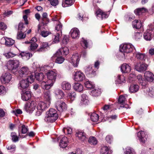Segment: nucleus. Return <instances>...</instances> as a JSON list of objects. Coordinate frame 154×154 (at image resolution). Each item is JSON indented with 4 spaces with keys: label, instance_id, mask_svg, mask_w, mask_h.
<instances>
[{
    "label": "nucleus",
    "instance_id": "f257e3e1",
    "mask_svg": "<svg viewBox=\"0 0 154 154\" xmlns=\"http://www.w3.org/2000/svg\"><path fill=\"white\" fill-rule=\"evenodd\" d=\"M144 76L145 79L142 77L140 75H139L137 76V79L139 83L143 88L147 86V82H151L153 81L154 75L151 72L147 71L145 72Z\"/></svg>",
    "mask_w": 154,
    "mask_h": 154
},
{
    "label": "nucleus",
    "instance_id": "f03ea898",
    "mask_svg": "<svg viewBox=\"0 0 154 154\" xmlns=\"http://www.w3.org/2000/svg\"><path fill=\"white\" fill-rule=\"evenodd\" d=\"M58 117L56 110L51 108L46 112V116L44 120L46 122H53L57 119Z\"/></svg>",
    "mask_w": 154,
    "mask_h": 154
},
{
    "label": "nucleus",
    "instance_id": "7ed1b4c3",
    "mask_svg": "<svg viewBox=\"0 0 154 154\" xmlns=\"http://www.w3.org/2000/svg\"><path fill=\"white\" fill-rule=\"evenodd\" d=\"M34 78V75L31 74L28 76L26 79L21 80L18 84V88L22 90L26 88L29 86V83H32L33 82Z\"/></svg>",
    "mask_w": 154,
    "mask_h": 154
},
{
    "label": "nucleus",
    "instance_id": "20e7f679",
    "mask_svg": "<svg viewBox=\"0 0 154 154\" xmlns=\"http://www.w3.org/2000/svg\"><path fill=\"white\" fill-rule=\"evenodd\" d=\"M51 102L40 101L38 103L35 110V115L37 116L41 115L42 112L49 106Z\"/></svg>",
    "mask_w": 154,
    "mask_h": 154
},
{
    "label": "nucleus",
    "instance_id": "39448f33",
    "mask_svg": "<svg viewBox=\"0 0 154 154\" xmlns=\"http://www.w3.org/2000/svg\"><path fill=\"white\" fill-rule=\"evenodd\" d=\"M20 65V62L18 60L15 59L8 61L7 63V67L8 69L14 71L15 73Z\"/></svg>",
    "mask_w": 154,
    "mask_h": 154
},
{
    "label": "nucleus",
    "instance_id": "423d86ee",
    "mask_svg": "<svg viewBox=\"0 0 154 154\" xmlns=\"http://www.w3.org/2000/svg\"><path fill=\"white\" fill-rule=\"evenodd\" d=\"M135 48L133 45L130 43H125L121 45L120 46L119 50L124 53L125 55V53H129L132 51Z\"/></svg>",
    "mask_w": 154,
    "mask_h": 154
},
{
    "label": "nucleus",
    "instance_id": "0eeeda50",
    "mask_svg": "<svg viewBox=\"0 0 154 154\" xmlns=\"http://www.w3.org/2000/svg\"><path fill=\"white\" fill-rule=\"evenodd\" d=\"M57 75V72L56 69L49 70L46 73V75L48 81L53 84H54L55 82Z\"/></svg>",
    "mask_w": 154,
    "mask_h": 154
},
{
    "label": "nucleus",
    "instance_id": "6e6552de",
    "mask_svg": "<svg viewBox=\"0 0 154 154\" xmlns=\"http://www.w3.org/2000/svg\"><path fill=\"white\" fill-rule=\"evenodd\" d=\"M18 77L21 78L25 77L29 75H30L31 73L28 67L26 66L21 67L18 70Z\"/></svg>",
    "mask_w": 154,
    "mask_h": 154
},
{
    "label": "nucleus",
    "instance_id": "1a4fd4ad",
    "mask_svg": "<svg viewBox=\"0 0 154 154\" xmlns=\"http://www.w3.org/2000/svg\"><path fill=\"white\" fill-rule=\"evenodd\" d=\"M36 106V102L34 101H32L27 103L25 105L24 109L27 112L31 113L35 109Z\"/></svg>",
    "mask_w": 154,
    "mask_h": 154
},
{
    "label": "nucleus",
    "instance_id": "9d476101",
    "mask_svg": "<svg viewBox=\"0 0 154 154\" xmlns=\"http://www.w3.org/2000/svg\"><path fill=\"white\" fill-rule=\"evenodd\" d=\"M55 107L59 111L61 112L66 110L67 106L65 103L63 101L58 100L55 103Z\"/></svg>",
    "mask_w": 154,
    "mask_h": 154
},
{
    "label": "nucleus",
    "instance_id": "9b49d317",
    "mask_svg": "<svg viewBox=\"0 0 154 154\" xmlns=\"http://www.w3.org/2000/svg\"><path fill=\"white\" fill-rule=\"evenodd\" d=\"M52 58L53 60H55L56 63L59 64L62 63L65 60L64 58L62 57L61 52L60 51H57Z\"/></svg>",
    "mask_w": 154,
    "mask_h": 154
},
{
    "label": "nucleus",
    "instance_id": "f8f14e48",
    "mask_svg": "<svg viewBox=\"0 0 154 154\" xmlns=\"http://www.w3.org/2000/svg\"><path fill=\"white\" fill-rule=\"evenodd\" d=\"M80 60V56L77 54L72 55L69 60V62L72 64L74 67H77L78 65Z\"/></svg>",
    "mask_w": 154,
    "mask_h": 154
},
{
    "label": "nucleus",
    "instance_id": "ddd939ff",
    "mask_svg": "<svg viewBox=\"0 0 154 154\" xmlns=\"http://www.w3.org/2000/svg\"><path fill=\"white\" fill-rule=\"evenodd\" d=\"M12 79L11 75L9 73L7 72L2 74L0 77V80L2 84L8 83Z\"/></svg>",
    "mask_w": 154,
    "mask_h": 154
},
{
    "label": "nucleus",
    "instance_id": "4468645a",
    "mask_svg": "<svg viewBox=\"0 0 154 154\" xmlns=\"http://www.w3.org/2000/svg\"><path fill=\"white\" fill-rule=\"evenodd\" d=\"M152 24L148 26V29L144 33L143 37L144 39L146 41H150L152 38L151 32L152 31Z\"/></svg>",
    "mask_w": 154,
    "mask_h": 154
},
{
    "label": "nucleus",
    "instance_id": "2eb2a0df",
    "mask_svg": "<svg viewBox=\"0 0 154 154\" xmlns=\"http://www.w3.org/2000/svg\"><path fill=\"white\" fill-rule=\"evenodd\" d=\"M14 40L10 38H8L6 37H3L1 39V42L2 44H4L8 47L12 46L14 43Z\"/></svg>",
    "mask_w": 154,
    "mask_h": 154
},
{
    "label": "nucleus",
    "instance_id": "dca6fc26",
    "mask_svg": "<svg viewBox=\"0 0 154 154\" xmlns=\"http://www.w3.org/2000/svg\"><path fill=\"white\" fill-rule=\"evenodd\" d=\"M84 74L80 71H77L74 75V79L76 81H82L85 79Z\"/></svg>",
    "mask_w": 154,
    "mask_h": 154
},
{
    "label": "nucleus",
    "instance_id": "f3484780",
    "mask_svg": "<svg viewBox=\"0 0 154 154\" xmlns=\"http://www.w3.org/2000/svg\"><path fill=\"white\" fill-rule=\"evenodd\" d=\"M148 65L145 63H137L135 66V69L138 72H142L146 71Z\"/></svg>",
    "mask_w": 154,
    "mask_h": 154
},
{
    "label": "nucleus",
    "instance_id": "a211bd4d",
    "mask_svg": "<svg viewBox=\"0 0 154 154\" xmlns=\"http://www.w3.org/2000/svg\"><path fill=\"white\" fill-rule=\"evenodd\" d=\"M85 72L87 75L91 77L94 76L95 74V71L91 65H89L86 68Z\"/></svg>",
    "mask_w": 154,
    "mask_h": 154
},
{
    "label": "nucleus",
    "instance_id": "6ab92c4d",
    "mask_svg": "<svg viewBox=\"0 0 154 154\" xmlns=\"http://www.w3.org/2000/svg\"><path fill=\"white\" fill-rule=\"evenodd\" d=\"M53 84H54L48 80L46 82L43 81L41 82V86L43 89L47 90L50 89Z\"/></svg>",
    "mask_w": 154,
    "mask_h": 154
},
{
    "label": "nucleus",
    "instance_id": "aec40b11",
    "mask_svg": "<svg viewBox=\"0 0 154 154\" xmlns=\"http://www.w3.org/2000/svg\"><path fill=\"white\" fill-rule=\"evenodd\" d=\"M137 136L140 141L142 143L145 142L147 137L145 132L143 131H140L138 133Z\"/></svg>",
    "mask_w": 154,
    "mask_h": 154
},
{
    "label": "nucleus",
    "instance_id": "412c9836",
    "mask_svg": "<svg viewBox=\"0 0 154 154\" xmlns=\"http://www.w3.org/2000/svg\"><path fill=\"white\" fill-rule=\"evenodd\" d=\"M75 136L78 139L82 141H84L86 139L85 133L82 131H78L76 133Z\"/></svg>",
    "mask_w": 154,
    "mask_h": 154
},
{
    "label": "nucleus",
    "instance_id": "4be33fe9",
    "mask_svg": "<svg viewBox=\"0 0 154 154\" xmlns=\"http://www.w3.org/2000/svg\"><path fill=\"white\" fill-rule=\"evenodd\" d=\"M96 14L97 17H101L102 19L107 18L109 14L107 12H103L101 10L98 9L96 12Z\"/></svg>",
    "mask_w": 154,
    "mask_h": 154
},
{
    "label": "nucleus",
    "instance_id": "5701e85b",
    "mask_svg": "<svg viewBox=\"0 0 154 154\" xmlns=\"http://www.w3.org/2000/svg\"><path fill=\"white\" fill-rule=\"evenodd\" d=\"M54 93L57 99H61L64 97L65 94L63 92L59 89H56Z\"/></svg>",
    "mask_w": 154,
    "mask_h": 154
},
{
    "label": "nucleus",
    "instance_id": "b1692460",
    "mask_svg": "<svg viewBox=\"0 0 154 154\" xmlns=\"http://www.w3.org/2000/svg\"><path fill=\"white\" fill-rule=\"evenodd\" d=\"M71 36L72 38H76L79 37L80 32L79 30L76 28L72 29L70 32Z\"/></svg>",
    "mask_w": 154,
    "mask_h": 154
},
{
    "label": "nucleus",
    "instance_id": "393cba45",
    "mask_svg": "<svg viewBox=\"0 0 154 154\" xmlns=\"http://www.w3.org/2000/svg\"><path fill=\"white\" fill-rule=\"evenodd\" d=\"M131 70V67L126 63H123L121 66V70L122 73L129 72Z\"/></svg>",
    "mask_w": 154,
    "mask_h": 154
},
{
    "label": "nucleus",
    "instance_id": "a878e982",
    "mask_svg": "<svg viewBox=\"0 0 154 154\" xmlns=\"http://www.w3.org/2000/svg\"><path fill=\"white\" fill-rule=\"evenodd\" d=\"M61 88L63 90H69L71 88V85L69 82L64 81L61 84Z\"/></svg>",
    "mask_w": 154,
    "mask_h": 154
},
{
    "label": "nucleus",
    "instance_id": "bb28decb",
    "mask_svg": "<svg viewBox=\"0 0 154 154\" xmlns=\"http://www.w3.org/2000/svg\"><path fill=\"white\" fill-rule=\"evenodd\" d=\"M142 88H144V91L147 93L149 96L152 97L154 96V87L149 88L146 86V87H142Z\"/></svg>",
    "mask_w": 154,
    "mask_h": 154
},
{
    "label": "nucleus",
    "instance_id": "cd10ccee",
    "mask_svg": "<svg viewBox=\"0 0 154 154\" xmlns=\"http://www.w3.org/2000/svg\"><path fill=\"white\" fill-rule=\"evenodd\" d=\"M31 96L30 92L27 91L21 94V98L24 101H27L31 98Z\"/></svg>",
    "mask_w": 154,
    "mask_h": 154
},
{
    "label": "nucleus",
    "instance_id": "c85d7f7f",
    "mask_svg": "<svg viewBox=\"0 0 154 154\" xmlns=\"http://www.w3.org/2000/svg\"><path fill=\"white\" fill-rule=\"evenodd\" d=\"M68 140L66 137H63L62 138L60 142L59 145L60 147L65 148L67 146Z\"/></svg>",
    "mask_w": 154,
    "mask_h": 154
},
{
    "label": "nucleus",
    "instance_id": "c756f323",
    "mask_svg": "<svg viewBox=\"0 0 154 154\" xmlns=\"http://www.w3.org/2000/svg\"><path fill=\"white\" fill-rule=\"evenodd\" d=\"M101 90L99 88H94L91 89L90 94L93 96H97L101 94Z\"/></svg>",
    "mask_w": 154,
    "mask_h": 154
},
{
    "label": "nucleus",
    "instance_id": "7c9ffc66",
    "mask_svg": "<svg viewBox=\"0 0 154 154\" xmlns=\"http://www.w3.org/2000/svg\"><path fill=\"white\" fill-rule=\"evenodd\" d=\"M73 87L75 91L79 92H81L83 90V85L78 82L74 83Z\"/></svg>",
    "mask_w": 154,
    "mask_h": 154
},
{
    "label": "nucleus",
    "instance_id": "2f4dec72",
    "mask_svg": "<svg viewBox=\"0 0 154 154\" xmlns=\"http://www.w3.org/2000/svg\"><path fill=\"white\" fill-rule=\"evenodd\" d=\"M41 26L39 25L38 26V32L40 33V35L42 37H45L50 34L51 33L50 32L48 31H42L41 29Z\"/></svg>",
    "mask_w": 154,
    "mask_h": 154
},
{
    "label": "nucleus",
    "instance_id": "473e14b6",
    "mask_svg": "<svg viewBox=\"0 0 154 154\" xmlns=\"http://www.w3.org/2000/svg\"><path fill=\"white\" fill-rule=\"evenodd\" d=\"M43 97L44 100H45V102L47 103L48 102H50L51 97L50 92L49 91H44Z\"/></svg>",
    "mask_w": 154,
    "mask_h": 154
},
{
    "label": "nucleus",
    "instance_id": "72a5a7b5",
    "mask_svg": "<svg viewBox=\"0 0 154 154\" xmlns=\"http://www.w3.org/2000/svg\"><path fill=\"white\" fill-rule=\"evenodd\" d=\"M125 77L122 75H118L116 80V84H122L125 82Z\"/></svg>",
    "mask_w": 154,
    "mask_h": 154
},
{
    "label": "nucleus",
    "instance_id": "f704fd0d",
    "mask_svg": "<svg viewBox=\"0 0 154 154\" xmlns=\"http://www.w3.org/2000/svg\"><path fill=\"white\" fill-rule=\"evenodd\" d=\"M135 57L139 60H145L146 58V56L144 54L140 52H137L134 54Z\"/></svg>",
    "mask_w": 154,
    "mask_h": 154
},
{
    "label": "nucleus",
    "instance_id": "c9c22d12",
    "mask_svg": "<svg viewBox=\"0 0 154 154\" xmlns=\"http://www.w3.org/2000/svg\"><path fill=\"white\" fill-rule=\"evenodd\" d=\"M35 78L38 81L42 82L45 78L44 74L42 73H37L35 74Z\"/></svg>",
    "mask_w": 154,
    "mask_h": 154
},
{
    "label": "nucleus",
    "instance_id": "e433bc0d",
    "mask_svg": "<svg viewBox=\"0 0 154 154\" xmlns=\"http://www.w3.org/2000/svg\"><path fill=\"white\" fill-rule=\"evenodd\" d=\"M20 55L21 56L22 59L24 60H26L32 57V55L29 53H26L23 52L20 54Z\"/></svg>",
    "mask_w": 154,
    "mask_h": 154
},
{
    "label": "nucleus",
    "instance_id": "4c0bfd02",
    "mask_svg": "<svg viewBox=\"0 0 154 154\" xmlns=\"http://www.w3.org/2000/svg\"><path fill=\"white\" fill-rule=\"evenodd\" d=\"M75 2V0H65L63 1L62 5L63 7L69 6L72 5Z\"/></svg>",
    "mask_w": 154,
    "mask_h": 154
},
{
    "label": "nucleus",
    "instance_id": "58836bf2",
    "mask_svg": "<svg viewBox=\"0 0 154 154\" xmlns=\"http://www.w3.org/2000/svg\"><path fill=\"white\" fill-rule=\"evenodd\" d=\"M132 24L133 27L137 29H140L142 26L141 22L137 20H135L133 21Z\"/></svg>",
    "mask_w": 154,
    "mask_h": 154
},
{
    "label": "nucleus",
    "instance_id": "ea45409f",
    "mask_svg": "<svg viewBox=\"0 0 154 154\" xmlns=\"http://www.w3.org/2000/svg\"><path fill=\"white\" fill-rule=\"evenodd\" d=\"M28 128L27 126H26L24 125H22L21 126V128H19V136L20 137H22L20 135V132H21L22 134H26L28 131Z\"/></svg>",
    "mask_w": 154,
    "mask_h": 154
},
{
    "label": "nucleus",
    "instance_id": "a19ab883",
    "mask_svg": "<svg viewBox=\"0 0 154 154\" xmlns=\"http://www.w3.org/2000/svg\"><path fill=\"white\" fill-rule=\"evenodd\" d=\"M102 154H112V152L109 150V148L106 146H104L102 147L101 151Z\"/></svg>",
    "mask_w": 154,
    "mask_h": 154
},
{
    "label": "nucleus",
    "instance_id": "79ce46f5",
    "mask_svg": "<svg viewBox=\"0 0 154 154\" xmlns=\"http://www.w3.org/2000/svg\"><path fill=\"white\" fill-rule=\"evenodd\" d=\"M147 10L144 8H140L135 10L134 11V13L137 15H140L143 13L146 12Z\"/></svg>",
    "mask_w": 154,
    "mask_h": 154
},
{
    "label": "nucleus",
    "instance_id": "37998d69",
    "mask_svg": "<svg viewBox=\"0 0 154 154\" xmlns=\"http://www.w3.org/2000/svg\"><path fill=\"white\" fill-rule=\"evenodd\" d=\"M139 88V86L138 85H133L130 86L129 90L131 92L135 93L138 91Z\"/></svg>",
    "mask_w": 154,
    "mask_h": 154
},
{
    "label": "nucleus",
    "instance_id": "c03bdc74",
    "mask_svg": "<svg viewBox=\"0 0 154 154\" xmlns=\"http://www.w3.org/2000/svg\"><path fill=\"white\" fill-rule=\"evenodd\" d=\"M48 47V45L47 43H43L42 44L40 48L37 50V51L39 52L43 51Z\"/></svg>",
    "mask_w": 154,
    "mask_h": 154
},
{
    "label": "nucleus",
    "instance_id": "a18cd8bd",
    "mask_svg": "<svg viewBox=\"0 0 154 154\" xmlns=\"http://www.w3.org/2000/svg\"><path fill=\"white\" fill-rule=\"evenodd\" d=\"M61 34L60 33H57L55 35H54L52 37L53 42L54 43H57L59 41L60 36Z\"/></svg>",
    "mask_w": 154,
    "mask_h": 154
},
{
    "label": "nucleus",
    "instance_id": "49530a36",
    "mask_svg": "<svg viewBox=\"0 0 154 154\" xmlns=\"http://www.w3.org/2000/svg\"><path fill=\"white\" fill-rule=\"evenodd\" d=\"M91 119L93 122H97L99 119V116L95 113H93L91 114L90 116Z\"/></svg>",
    "mask_w": 154,
    "mask_h": 154
},
{
    "label": "nucleus",
    "instance_id": "de8ad7c7",
    "mask_svg": "<svg viewBox=\"0 0 154 154\" xmlns=\"http://www.w3.org/2000/svg\"><path fill=\"white\" fill-rule=\"evenodd\" d=\"M58 51H60L61 55H62V53L63 55H66L69 53V49L66 47L62 48L60 49V50H59Z\"/></svg>",
    "mask_w": 154,
    "mask_h": 154
},
{
    "label": "nucleus",
    "instance_id": "09e8293b",
    "mask_svg": "<svg viewBox=\"0 0 154 154\" xmlns=\"http://www.w3.org/2000/svg\"><path fill=\"white\" fill-rule=\"evenodd\" d=\"M125 152V154H136L134 149L130 147L126 148Z\"/></svg>",
    "mask_w": 154,
    "mask_h": 154
},
{
    "label": "nucleus",
    "instance_id": "8fccbe9b",
    "mask_svg": "<svg viewBox=\"0 0 154 154\" xmlns=\"http://www.w3.org/2000/svg\"><path fill=\"white\" fill-rule=\"evenodd\" d=\"M88 141L91 144L95 145L97 143V141L96 138L94 137H89Z\"/></svg>",
    "mask_w": 154,
    "mask_h": 154
},
{
    "label": "nucleus",
    "instance_id": "3c124183",
    "mask_svg": "<svg viewBox=\"0 0 154 154\" xmlns=\"http://www.w3.org/2000/svg\"><path fill=\"white\" fill-rule=\"evenodd\" d=\"M127 97V95L126 94L120 96L118 99L119 103H124L126 100V98Z\"/></svg>",
    "mask_w": 154,
    "mask_h": 154
},
{
    "label": "nucleus",
    "instance_id": "603ef678",
    "mask_svg": "<svg viewBox=\"0 0 154 154\" xmlns=\"http://www.w3.org/2000/svg\"><path fill=\"white\" fill-rule=\"evenodd\" d=\"M57 22V25L55 27V30L58 32V33L62 34V25L59 21H58Z\"/></svg>",
    "mask_w": 154,
    "mask_h": 154
},
{
    "label": "nucleus",
    "instance_id": "864d4df0",
    "mask_svg": "<svg viewBox=\"0 0 154 154\" xmlns=\"http://www.w3.org/2000/svg\"><path fill=\"white\" fill-rule=\"evenodd\" d=\"M85 85L86 88H91V89L94 87V85L92 82L89 81H87L85 83Z\"/></svg>",
    "mask_w": 154,
    "mask_h": 154
},
{
    "label": "nucleus",
    "instance_id": "5fc2aeb1",
    "mask_svg": "<svg viewBox=\"0 0 154 154\" xmlns=\"http://www.w3.org/2000/svg\"><path fill=\"white\" fill-rule=\"evenodd\" d=\"M63 131L65 134H71L72 133V130L70 127L64 128L63 129Z\"/></svg>",
    "mask_w": 154,
    "mask_h": 154
},
{
    "label": "nucleus",
    "instance_id": "6e6d98bb",
    "mask_svg": "<svg viewBox=\"0 0 154 154\" xmlns=\"http://www.w3.org/2000/svg\"><path fill=\"white\" fill-rule=\"evenodd\" d=\"M76 96V94L74 92L70 93L68 94V99H70L72 101H73Z\"/></svg>",
    "mask_w": 154,
    "mask_h": 154
},
{
    "label": "nucleus",
    "instance_id": "4d7b16f0",
    "mask_svg": "<svg viewBox=\"0 0 154 154\" xmlns=\"http://www.w3.org/2000/svg\"><path fill=\"white\" fill-rule=\"evenodd\" d=\"M26 35L24 34L22 31H19L17 33V39H23L25 38Z\"/></svg>",
    "mask_w": 154,
    "mask_h": 154
},
{
    "label": "nucleus",
    "instance_id": "13d9d810",
    "mask_svg": "<svg viewBox=\"0 0 154 154\" xmlns=\"http://www.w3.org/2000/svg\"><path fill=\"white\" fill-rule=\"evenodd\" d=\"M82 97V101L83 103L85 105L87 104L88 103L89 101L87 99V96L84 94H83Z\"/></svg>",
    "mask_w": 154,
    "mask_h": 154
},
{
    "label": "nucleus",
    "instance_id": "bf43d9fd",
    "mask_svg": "<svg viewBox=\"0 0 154 154\" xmlns=\"http://www.w3.org/2000/svg\"><path fill=\"white\" fill-rule=\"evenodd\" d=\"M11 136L12 141L14 142H16L18 140V137L16 135L15 133H11Z\"/></svg>",
    "mask_w": 154,
    "mask_h": 154
},
{
    "label": "nucleus",
    "instance_id": "052dcab7",
    "mask_svg": "<svg viewBox=\"0 0 154 154\" xmlns=\"http://www.w3.org/2000/svg\"><path fill=\"white\" fill-rule=\"evenodd\" d=\"M81 43L82 46L84 48H86L88 47V43L86 40L82 38L81 40Z\"/></svg>",
    "mask_w": 154,
    "mask_h": 154
},
{
    "label": "nucleus",
    "instance_id": "680f3d73",
    "mask_svg": "<svg viewBox=\"0 0 154 154\" xmlns=\"http://www.w3.org/2000/svg\"><path fill=\"white\" fill-rule=\"evenodd\" d=\"M38 47V45L35 43H33L31 44L30 46V49L31 51H34Z\"/></svg>",
    "mask_w": 154,
    "mask_h": 154
},
{
    "label": "nucleus",
    "instance_id": "e2e57ef3",
    "mask_svg": "<svg viewBox=\"0 0 154 154\" xmlns=\"http://www.w3.org/2000/svg\"><path fill=\"white\" fill-rule=\"evenodd\" d=\"M7 148L8 150H9L11 152H14L16 149V146L14 144H12L10 145L7 146Z\"/></svg>",
    "mask_w": 154,
    "mask_h": 154
},
{
    "label": "nucleus",
    "instance_id": "0e129e2a",
    "mask_svg": "<svg viewBox=\"0 0 154 154\" xmlns=\"http://www.w3.org/2000/svg\"><path fill=\"white\" fill-rule=\"evenodd\" d=\"M69 39L68 37L66 35H65L62 40V42L64 45L66 44L69 42Z\"/></svg>",
    "mask_w": 154,
    "mask_h": 154
},
{
    "label": "nucleus",
    "instance_id": "69168bd1",
    "mask_svg": "<svg viewBox=\"0 0 154 154\" xmlns=\"http://www.w3.org/2000/svg\"><path fill=\"white\" fill-rule=\"evenodd\" d=\"M142 35V34L141 33L136 32L134 34V38L136 39L137 40L140 38Z\"/></svg>",
    "mask_w": 154,
    "mask_h": 154
},
{
    "label": "nucleus",
    "instance_id": "338daca9",
    "mask_svg": "<svg viewBox=\"0 0 154 154\" xmlns=\"http://www.w3.org/2000/svg\"><path fill=\"white\" fill-rule=\"evenodd\" d=\"M6 92L5 88L2 85H0V95H3Z\"/></svg>",
    "mask_w": 154,
    "mask_h": 154
},
{
    "label": "nucleus",
    "instance_id": "774afa93",
    "mask_svg": "<svg viewBox=\"0 0 154 154\" xmlns=\"http://www.w3.org/2000/svg\"><path fill=\"white\" fill-rule=\"evenodd\" d=\"M106 140L108 143H110L112 140V137L111 136L107 135L106 137Z\"/></svg>",
    "mask_w": 154,
    "mask_h": 154
}]
</instances>
